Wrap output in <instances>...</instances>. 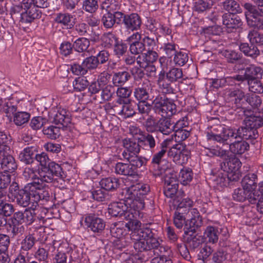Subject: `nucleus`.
Masks as SVG:
<instances>
[{
	"label": "nucleus",
	"instance_id": "nucleus-21",
	"mask_svg": "<svg viewBox=\"0 0 263 263\" xmlns=\"http://www.w3.org/2000/svg\"><path fill=\"white\" fill-rule=\"evenodd\" d=\"M235 140L229 142L230 151L234 154H242L249 148V144L242 139Z\"/></svg>",
	"mask_w": 263,
	"mask_h": 263
},
{
	"label": "nucleus",
	"instance_id": "nucleus-14",
	"mask_svg": "<svg viewBox=\"0 0 263 263\" xmlns=\"http://www.w3.org/2000/svg\"><path fill=\"white\" fill-rule=\"evenodd\" d=\"M84 223L88 231H92L97 235H100L103 233L106 225L103 219L94 214L86 215Z\"/></svg>",
	"mask_w": 263,
	"mask_h": 263
},
{
	"label": "nucleus",
	"instance_id": "nucleus-11",
	"mask_svg": "<svg viewBox=\"0 0 263 263\" xmlns=\"http://www.w3.org/2000/svg\"><path fill=\"white\" fill-rule=\"evenodd\" d=\"M244 7L248 10L245 15L248 25L258 29H263V14L250 3L245 4Z\"/></svg>",
	"mask_w": 263,
	"mask_h": 263
},
{
	"label": "nucleus",
	"instance_id": "nucleus-45",
	"mask_svg": "<svg viewBox=\"0 0 263 263\" xmlns=\"http://www.w3.org/2000/svg\"><path fill=\"white\" fill-rule=\"evenodd\" d=\"M248 37L252 44H256L258 46L263 45V34L252 30L249 32Z\"/></svg>",
	"mask_w": 263,
	"mask_h": 263
},
{
	"label": "nucleus",
	"instance_id": "nucleus-1",
	"mask_svg": "<svg viewBox=\"0 0 263 263\" xmlns=\"http://www.w3.org/2000/svg\"><path fill=\"white\" fill-rule=\"evenodd\" d=\"M257 137V129L249 127L246 125L245 126L241 127L237 129L218 126L206 134L208 140L223 144H228L237 139H255Z\"/></svg>",
	"mask_w": 263,
	"mask_h": 263
},
{
	"label": "nucleus",
	"instance_id": "nucleus-33",
	"mask_svg": "<svg viewBox=\"0 0 263 263\" xmlns=\"http://www.w3.org/2000/svg\"><path fill=\"white\" fill-rule=\"evenodd\" d=\"M131 93L132 90L130 88L121 87L118 88L117 94L120 98L117 102L120 104L131 102V99L129 98Z\"/></svg>",
	"mask_w": 263,
	"mask_h": 263
},
{
	"label": "nucleus",
	"instance_id": "nucleus-4",
	"mask_svg": "<svg viewBox=\"0 0 263 263\" xmlns=\"http://www.w3.org/2000/svg\"><path fill=\"white\" fill-rule=\"evenodd\" d=\"M132 192L128 194V197L123 202H115L109 204L107 211L108 213L111 217H122L124 216V219L127 222L125 223L124 227L129 232L132 228Z\"/></svg>",
	"mask_w": 263,
	"mask_h": 263
},
{
	"label": "nucleus",
	"instance_id": "nucleus-50",
	"mask_svg": "<svg viewBox=\"0 0 263 263\" xmlns=\"http://www.w3.org/2000/svg\"><path fill=\"white\" fill-rule=\"evenodd\" d=\"M24 7L23 4V1L18 5H15L12 6L10 9V14L13 20L15 18H20L21 20L22 13H24Z\"/></svg>",
	"mask_w": 263,
	"mask_h": 263
},
{
	"label": "nucleus",
	"instance_id": "nucleus-24",
	"mask_svg": "<svg viewBox=\"0 0 263 263\" xmlns=\"http://www.w3.org/2000/svg\"><path fill=\"white\" fill-rule=\"evenodd\" d=\"M117 225L118 224L115 223L110 228V233L112 236L118 238H121L127 246L130 245L132 243V234H124L123 229L117 227Z\"/></svg>",
	"mask_w": 263,
	"mask_h": 263
},
{
	"label": "nucleus",
	"instance_id": "nucleus-20",
	"mask_svg": "<svg viewBox=\"0 0 263 263\" xmlns=\"http://www.w3.org/2000/svg\"><path fill=\"white\" fill-rule=\"evenodd\" d=\"M149 249H148V255L152 256L153 255H159L166 251V248L161 246L159 241L155 238L151 236L148 239Z\"/></svg>",
	"mask_w": 263,
	"mask_h": 263
},
{
	"label": "nucleus",
	"instance_id": "nucleus-57",
	"mask_svg": "<svg viewBox=\"0 0 263 263\" xmlns=\"http://www.w3.org/2000/svg\"><path fill=\"white\" fill-rule=\"evenodd\" d=\"M59 49L61 54L67 57L72 53L74 49L73 44L69 41H64L61 44Z\"/></svg>",
	"mask_w": 263,
	"mask_h": 263
},
{
	"label": "nucleus",
	"instance_id": "nucleus-15",
	"mask_svg": "<svg viewBox=\"0 0 263 263\" xmlns=\"http://www.w3.org/2000/svg\"><path fill=\"white\" fill-rule=\"evenodd\" d=\"M43 230L42 227H32L30 228L29 234L27 235L21 242L22 251H28L30 250L37 241V233H41Z\"/></svg>",
	"mask_w": 263,
	"mask_h": 263
},
{
	"label": "nucleus",
	"instance_id": "nucleus-17",
	"mask_svg": "<svg viewBox=\"0 0 263 263\" xmlns=\"http://www.w3.org/2000/svg\"><path fill=\"white\" fill-rule=\"evenodd\" d=\"M47 168H48L46 173L47 174L45 175L48 179L57 181L58 179H64L65 178L66 176L61 166L54 162L51 161Z\"/></svg>",
	"mask_w": 263,
	"mask_h": 263
},
{
	"label": "nucleus",
	"instance_id": "nucleus-18",
	"mask_svg": "<svg viewBox=\"0 0 263 263\" xmlns=\"http://www.w3.org/2000/svg\"><path fill=\"white\" fill-rule=\"evenodd\" d=\"M52 122L56 125H61L62 127H67L71 121V116L69 112L64 109H59L53 115Z\"/></svg>",
	"mask_w": 263,
	"mask_h": 263
},
{
	"label": "nucleus",
	"instance_id": "nucleus-19",
	"mask_svg": "<svg viewBox=\"0 0 263 263\" xmlns=\"http://www.w3.org/2000/svg\"><path fill=\"white\" fill-rule=\"evenodd\" d=\"M252 197L249 198L250 203L255 204L257 203V210L258 212L263 214V182H259L258 184L257 191L254 192Z\"/></svg>",
	"mask_w": 263,
	"mask_h": 263
},
{
	"label": "nucleus",
	"instance_id": "nucleus-35",
	"mask_svg": "<svg viewBox=\"0 0 263 263\" xmlns=\"http://www.w3.org/2000/svg\"><path fill=\"white\" fill-rule=\"evenodd\" d=\"M204 236L208 239L209 242L215 243L218 241V229L213 226H208L204 232Z\"/></svg>",
	"mask_w": 263,
	"mask_h": 263
},
{
	"label": "nucleus",
	"instance_id": "nucleus-51",
	"mask_svg": "<svg viewBox=\"0 0 263 263\" xmlns=\"http://www.w3.org/2000/svg\"><path fill=\"white\" fill-rule=\"evenodd\" d=\"M83 66L88 70H91L96 69L98 65V61L97 60L95 56H90L86 58L83 61Z\"/></svg>",
	"mask_w": 263,
	"mask_h": 263
},
{
	"label": "nucleus",
	"instance_id": "nucleus-28",
	"mask_svg": "<svg viewBox=\"0 0 263 263\" xmlns=\"http://www.w3.org/2000/svg\"><path fill=\"white\" fill-rule=\"evenodd\" d=\"M263 70L260 67L251 65L246 68L244 77L248 80H257L261 78Z\"/></svg>",
	"mask_w": 263,
	"mask_h": 263
},
{
	"label": "nucleus",
	"instance_id": "nucleus-54",
	"mask_svg": "<svg viewBox=\"0 0 263 263\" xmlns=\"http://www.w3.org/2000/svg\"><path fill=\"white\" fill-rule=\"evenodd\" d=\"M89 83L85 78H78L75 79L73 83L74 89L77 91H81L85 89L88 86Z\"/></svg>",
	"mask_w": 263,
	"mask_h": 263
},
{
	"label": "nucleus",
	"instance_id": "nucleus-49",
	"mask_svg": "<svg viewBox=\"0 0 263 263\" xmlns=\"http://www.w3.org/2000/svg\"><path fill=\"white\" fill-rule=\"evenodd\" d=\"M178 189V183L176 182H165L164 193L167 197H171L176 193Z\"/></svg>",
	"mask_w": 263,
	"mask_h": 263
},
{
	"label": "nucleus",
	"instance_id": "nucleus-39",
	"mask_svg": "<svg viewBox=\"0 0 263 263\" xmlns=\"http://www.w3.org/2000/svg\"><path fill=\"white\" fill-rule=\"evenodd\" d=\"M239 49L248 56L254 57L259 54V51L257 48L253 44L249 46L248 43H241L239 45Z\"/></svg>",
	"mask_w": 263,
	"mask_h": 263
},
{
	"label": "nucleus",
	"instance_id": "nucleus-61",
	"mask_svg": "<svg viewBox=\"0 0 263 263\" xmlns=\"http://www.w3.org/2000/svg\"><path fill=\"white\" fill-rule=\"evenodd\" d=\"M23 213L24 215L25 223L26 225H31L35 221L34 209H26Z\"/></svg>",
	"mask_w": 263,
	"mask_h": 263
},
{
	"label": "nucleus",
	"instance_id": "nucleus-32",
	"mask_svg": "<svg viewBox=\"0 0 263 263\" xmlns=\"http://www.w3.org/2000/svg\"><path fill=\"white\" fill-rule=\"evenodd\" d=\"M221 8L232 14L241 11L239 4L235 0H226L222 2Z\"/></svg>",
	"mask_w": 263,
	"mask_h": 263
},
{
	"label": "nucleus",
	"instance_id": "nucleus-62",
	"mask_svg": "<svg viewBox=\"0 0 263 263\" xmlns=\"http://www.w3.org/2000/svg\"><path fill=\"white\" fill-rule=\"evenodd\" d=\"M116 172L124 176H132V167L129 168L127 164L118 163L115 167Z\"/></svg>",
	"mask_w": 263,
	"mask_h": 263
},
{
	"label": "nucleus",
	"instance_id": "nucleus-36",
	"mask_svg": "<svg viewBox=\"0 0 263 263\" xmlns=\"http://www.w3.org/2000/svg\"><path fill=\"white\" fill-rule=\"evenodd\" d=\"M74 50L79 52L86 51L90 45L88 39L85 37H79L73 42Z\"/></svg>",
	"mask_w": 263,
	"mask_h": 263
},
{
	"label": "nucleus",
	"instance_id": "nucleus-13",
	"mask_svg": "<svg viewBox=\"0 0 263 263\" xmlns=\"http://www.w3.org/2000/svg\"><path fill=\"white\" fill-rule=\"evenodd\" d=\"M168 157L172 159L176 164H186L190 158L189 153L184 150L181 143H178L173 145L167 152Z\"/></svg>",
	"mask_w": 263,
	"mask_h": 263
},
{
	"label": "nucleus",
	"instance_id": "nucleus-5",
	"mask_svg": "<svg viewBox=\"0 0 263 263\" xmlns=\"http://www.w3.org/2000/svg\"><path fill=\"white\" fill-rule=\"evenodd\" d=\"M141 146L154 149L156 146L155 138L149 134H144L140 129L133 126V153L138 154Z\"/></svg>",
	"mask_w": 263,
	"mask_h": 263
},
{
	"label": "nucleus",
	"instance_id": "nucleus-27",
	"mask_svg": "<svg viewBox=\"0 0 263 263\" xmlns=\"http://www.w3.org/2000/svg\"><path fill=\"white\" fill-rule=\"evenodd\" d=\"M121 4L120 0H105L101 5L102 10L106 12L114 14L119 11Z\"/></svg>",
	"mask_w": 263,
	"mask_h": 263
},
{
	"label": "nucleus",
	"instance_id": "nucleus-30",
	"mask_svg": "<svg viewBox=\"0 0 263 263\" xmlns=\"http://www.w3.org/2000/svg\"><path fill=\"white\" fill-rule=\"evenodd\" d=\"M141 39V34L138 32L136 31L133 33V54H141L145 49V46Z\"/></svg>",
	"mask_w": 263,
	"mask_h": 263
},
{
	"label": "nucleus",
	"instance_id": "nucleus-2",
	"mask_svg": "<svg viewBox=\"0 0 263 263\" xmlns=\"http://www.w3.org/2000/svg\"><path fill=\"white\" fill-rule=\"evenodd\" d=\"M15 198L17 203L24 208L31 202L44 205L51 199L46 187L40 182H30L16 194Z\"/></svg>",
	"mask_w": 263,
	"mask_h": 263
},
{
	"label": "nucleus",
	"instance_id": "nucleus-3",
	"mask_svg": "<svg viewBox=\"0 0 263 263\" xmlns=\"http://www.w3.org/2000/svg\"><path fill=\"white\" fill-rule=\"evenodd\" d=\"M152 236V230L142 225L141 223L133 219V241L134 248L137 252L133 255L134 259H138L140 262L146 261L147 257L145 255H148V249H149L148 239Z\"/></svg>",
	"mask_w": 263,
	"mask_h": 263
},
{
	"label": "nucleus",
	"instance_id": "nucleus-56",
	"mask_svg": "<svg viewBox=\"0 0 263 263\" xmlns=\"http://www.w3.org/2000/svg\"><path fill=\"white\" fill-rule=\"evenodd\" d=\"M167 79L171 82H176L182 77V71L181 69L178 68H173L165 73Z\"/></svg>",
	"mask_w": 263,
	"mask_h": 263
},
{
	"label": "nucleus",
	"instance_id": "nucleus-47",
	"mask_svg": "<svg viewBox=\"0 0 263 263\" xmlns=\"http://www.w3.org/2000/svg\"><path fill=\"white\" fill-rule=\"evenodd\" d=\"M221 53L230 63H234L238 61L241 57L240 53L233 50H223L221 51Z\"/></svg>",
	"mask_w": 263,
	"mask_h": 263
},
{
	"label": "nucleus",
	"instance_id": "nucleus-38",
	"mask_svg": "<svg viewBox=\"0 0 263 263\" xmlns=\"http://www.w3.org/2000/svg\"><path fill=\"white\" fill-rule=\"evenodd\" d=\"M72 18V16L69 13H59L57 14L54 21L58 24H62L65 26H69L70 28H71V26H73L71 23Z\"/></svg>",
	"mask_w": 263,
	"mask_h": 263
},
{
	"label": "nucleus",
	"instance_id": "nucleus-64",
	"mask_svg": "<svg viewBox=\"0 0 263 263\" xmlns=\"http://www.w3.org/2000/svg\"><path fill=\"white\" fill-rule=\"evenodd\" d=\"M193 172L191 168L184 167L179 173V177L181 181H192L193 179Z\"/></svg>",
	"mask_w": 263,
	"mask_h": 263
},
{
	"label": "nucleus",
	"instance_id": "nucleus-40",
	"mask_svg": "<svg viewBox=\"0 0 263 263\" xmlns=\"http://www.w3.org/2000/svg\"><path fill=\"white\" fill-rule=\"evenodd\" d=\"M30 117L29 113L25 111H18L14 115L13 122L17 126H21L27 123Z\"/></svg>",
	"mask_w": 263,
	"mask_h": 263
},
{
	"label": "nucleus",
	"instance_id": "nucleus-10",
	"mask_svg": "<svg viewBox=\"0 0 263 263\" xmlns=\"http://www.w3.org/2000/svg\"><path fill=\"white\" fill-rule=\"evenodd\" d=\"M149 190V186L148 185L140 183L137 184L135 189H133V195L135 197L133 199V209L135 211V214H136V211L138 212L139 216L140 214L139 211L144 208L145 196Z\"/></svg>",
	"mask_w": 263,
	"mask_h": 263
},
{
	"label": "nucleus",
	"instance_id": "nucleus-6",
	"mask_svg": "<svg viewBox=\"0 0 263 263\" xmlns=\"http://www.w3.org/2000/svg\"><path fill=\"white\" fill-rule=\"evenodd\" d=\"M3 172L0 173V181H15L16 175L15 170L17 168L14 158L10 155H6L3 151L0 149V159Z\"/></svg>",
	"mask_w": 263,
	"mask_h": 263
},
{
	"label": "nucleus",
	"instance_id": "nucleus-63",
	"mask_svg": "<svg viewBox=\"0 0 263 263\" xmlns=\"http://www.w3.org/2000/svg\"><path fill=\"white\" fill-rule=\"evenodd\" d=\"M189 60L188 54L186 52L179 51L175 54L174 61L179 66H183Z\"/></svg>",
	"mask_w": 263,
	"mask_h": 263
},
{
	"label": "nucleus",
	"instance_id": "nucleus-55",
	"mask_svg": "<svg viewBox=\"0 0 263 263\" xmlns=\"http://www.w3.org/2000/svg\"><path fill=\"white\" fill-rule=\"evenodd\" d=\"M11 137L6 130L0 129V149L4 151L3 147H7L9 144L11 143Z\"/></svg>",
	"mask_w": 263,
	"mask_h": 263
},
{
	"label": "nucleus",
	"instance_id": "nucleus-58",
	"mask_svg": "<svg viewBox=\"0 0 263 263\" xmlns=\"http://www.w3.org/2000/svg\"><path fill=\"white\" fill-rule=\"evenodd\" d=\"M8 226L10 228V232L13 237L16 236L18 234H22L25 230L23 225L13 222L8 220Z\"/></svg>",
	"mask_w": 263,
	"mask_h": 263
},
{
	"label": "nucleus",
	"instance_id": "nucleus-9",
	"mask_svg": "<svg viewBox=\"0 0 263 263\" xmlns=\"http://www.w3.org/2000/svg\"><path fill=\"white\" fill-rule=\"evenodd\" d=\"M153 103L155 112L162 117L168 118L176 112V105L168 99H162V98H156Z\"/></svg>",
	"mask_w": 263,
	"mask_h": 263
},
{
	"label": "nucleus",
	"instance_id": "nucleus-31",
	"mask_svg": "<svg viewBox=\"0 0 263 263\" xmlns=\"http://www.w3.org/2000/svg\"><path fill=\"white\" fill-rule=\"evenodd\" d=\"M17 110V107L12 103L7 101L0 97V114L5 113L6 116H10L14 114Z\"/></svg>",
	"mask_w": 263,
	"mask_h": 263
},
{
	"label": "nucleus",
	"instance_id": "nucleus-8",
	"mask_svg": "<svg viewBox=\"0 0 263 263\" xmlns=\"http://www.w3.org/2000/svg\"><path fill=\"white\" fill-rule=\"evenodd\" d=\"M221 166L223 169L222 172L218 173L216 181H234L229 178L228 173H235L241 167V163L239 159L235 156L229 157L226 159Z\"/></svg>",
	"mask_w": 263,
	"mask_h": 263
},
{
	"label": "nucleus",
	"instance_id": "nucleus-41",
	"mask_svg": "<svg viewBox=\"0 0 263 263\" xmlns=\"http://www.w3.org/2000/svg\"><path fill=\"white\" fill-rule=\"evenodd\" d=\"M116 91L115 87L110 85L102 87L99 97L103 101H109L111 99L112 95Z\"/></svg>",
	"mask_w": 263,
	"mask_h": 263
},
{
	"label": "nucleus",
	"instance_id": "nucleus-23",
	"mask_svg": "<svg viewBox=\"0 0 263 263\" xmlns=\"http://www.w3.org/2000/svg\"><path fill=\"white\" fill-rule=\"evenodd\" d=\"M171 142V139H166L164 140L161 143V150L159 151L158 153H156L153 157L152 159V163L156 165L155 166L157 168L159 167V165L161 162L162 161V158L164 156L166 151L167 147L170 145Z\"/></svg>",
	"mask_w": 263,
	"mask_h": 263
},
{
	"label": "nucleus",
	"instance_id": "nucleus-52",
	"mask_svg": "<svg viewBox=\"0 0 263 263\" xmlns=\"http://www.w3.org/2000/svg\"><path fill=\"white\" fill-rule=\"evenodd\" d=\"M48 251L43 248L40 247L34 253V258L40 262H48Z\"/></svg>",
	"mask_w": 263,
	"mask_h": 263
},
{
	"label": "nucleus",
	"instance_id": "nucleus-43",
	"mask_svg": "<svg viewBox=\"0 0 263 263\" xmlns=\"http://www.w3.org/2000/svg\"><path fill=\"white\" fill-rule=\"evenodd\" d=\"M202 224V218H190L186 221L184 229H186L189 232H195L196 230L200 227Z\"/></svg>",
	"mask_w": 263,
	"mask_h": 263
},
{
	"label": "nucleus",
	"instance_id": "nucleus-48",
	"mask_svg": "<svg viewBox=\"0 0 263 263\" xmlns=\"http://www.w3.org/2000/svg\"><path fill=\"white\" fill-rule=\"evenodd\" d=\"M130 77V74L127 71L119 72L114 75L112 82L116 85H121L126 82Z\"/></svg>",
	"mask_w": 263,
	"mask_h": 263
},
{
	"label": "nucleus",
	"instance_id": "nucleus-26",
	"mask_svg": "<svg viewBox=\"0 0 263 263\" xmlns=\"http://www.w3.org/2000/svg\"><path fill=\"white\" fill-rule=\"evenodd\" d=\"M36 148L33 146L27 147L20 154L19 159L21 161L26 164H31L35 158Z\"/></svg>",
	"mask_w": 263,
	"mask_h": 263
},
{
	"label": "nucleus",
	"instance_id": "nucleus-37",
	"mask_svg": "<svg viewBox=\"0 0 263 263\" xmlns=\"http://www.w3.org/2000/svg\"><path fill=\"white\" fill-rule=\"evenodd\" d=\"M104 78H101L99 80L91 83L89 86L88 91L91 93V96L94 95L93 99L97 100L99 97L102 86L100 83L101 82H104Z\"/></svg>",
	"mask_w": 263,
	"mask_h": 263
},
{
	"label": "nucleus",
	"instance_id": "nucleus-16",
	"mask_svg": "<svg viewBox=\"0 0 263 263\" xmlns=\"http://www.w3.org/2000/svg\"><path fill=\"white\" fill-rule=\"evenodd\" d=\"M222 24L226 27L228 32H232L233 29L240 27L242 23L238 16L224 13L222 15Z\"/></svg>",
	"mask_w": 263,
	"mask_h": 263
},
{
	"label": "nucleus",
	"instance_id": "nucleus-59",
	"mask_svg": "<svg viewBox=\"0 0 263 263\" xmlns=\"http://www.w3.org/2000/svg\"><path fill=\"white\" fill-rule=\"evenodd\" d=\"M212 0H198L195 3V8L198 12H203L210 9L213 5Z\"/></svg>",
	"mask_w": 263,
	"mask_h": 263
},
{
	"label": "nucleus",
	"instance_id": "nucleus-12",
	"mask_svg": "<svg viewBox=\"0 0 263 263\" xmlns=\"http://www.w3.org/2000/svg\"><path fill=\"white\" fill-rule=\"evenodd\" d=\"M32 2V0H23V4L25 8L20 20L22 23H31L41 17V12L35 7Z\"/></svg>",
	"mask_w": 263,
	"mask_h": 263
},
{
	"label": "nucleus",
	"instance_id": "nucleus-53",
	"mask_svg": "<svg viewBox=\"0 0 263 263\" xmlns=\"http://www.w3.org/2000/svg\"><path fill=\"white\" fill-rule=\"evenodd\" d=\"M249 90L254 93H260L263 92V86L261 82L257 80H248Z\"/></svg>",
	"mask_w": 263,
	"mask_h": 263
},
{
	"label": "nucleus",
	"instance_id": "nucleus-29",
	"mask_svg": "<svg viewBox=\"0 0 263 263\" xmlns=\"http://www.w3.org/2000/svg\"><path fill=\"white\" fill-rule=\"evenodd\" d=\"M23 176L24 177L25 180H34L38 179L41 181H47V179H45V175H44V173L43 172H38L36 170H33L32 168L27 167L25 168L23 173Z\"/></svg>",
	"mask_w": 263,
	"mask_h": 263
},
{
	"label": "nucleus",
	"instance_id": "nucleus-44",
	"mask_svg": "<svg viewBox=\"0 0 263 263\" xmlns=\"http://www.w3.org/2000/svg\"><path fill=\"white\" fill-rule=\"evenodd\" d=\"M98 0H84L83 2L82 9L85 11L92 13L98 9Z\"/></svg>",
	"mask_w": 263,
	"mask_h": 263
},
{
	"label": "nucleus",
	"instance_id": "nucleus-7",
	"mask_svg": "<svg viewBox=\"0 0 263 263\" xmlns=\"http://www.w3.org/2000/svg\"><path fill=\"white\" fill-rule=\"evenodd\" d=\"M258 184L257 182H241L242 187H238L234 191L233 199L238 202H243L247 199L250 202L249 198L253 196L255 191L257 192Z\"/></svg>",
	"mask_w": 263,
	"mask_h": 263
},
{
	"label": "nucleus",
	"instance_id": "nucleus-46",
	"mask_svg": "<svg viewBox=\"0 0 263 263\" xmlns=\"http://www.w3.org/2000/svg\"><path fill=\"white\" fill-rule=\"evenodd\" d=\"M174 134L172 135L171 141L173 140L176 142L179 143L180 142L185 140L190 135V132L185 129L173 130Z\"/></svg>",
	"mask_w": 263,
	"mask_h": 263
},
{
	"label": "nucleus",
	"instance_id": "nucleus-42",
	"mask_svg": "<svg viewBox=\"0 0 263 263\" xmlns=\"http://www.w3.org/2000/svg\"><path fill=\"white\" fill-rule=\"evenodd\" d=\"M43 132L48 138L56 139L60 136V127L51 125L47 128H44Z\"/></svg>",
	"mask_w": 263,
	"mask_h": 263
},
{
	"label": "nucleus",
	"instance_id": "nucleus-60",
	"mask_svg": "<svg viewBox=\"0 0 263 263\" xmlns=\"http://www.w3.org/2000/svg\"><path fill=\"white\" fill-rule=\"evenodd\" d=\"M112 13L106 12L104 13L102 18L101 22L106 28H111L115 24V21L114 18Z\"/></svg>",
	"mask_w": 263,
	"mask_h": 263
},
{
	"label": "nucleus",
	"instance_id": "nucleus-34",
	"mask_svg": "<svg viewBox=\"0 0 263 263\" xmlns=\"http://www.w3.org/2000/svg\"><path fill=\"white\" fill-rule=\"evenodd\" d=\"M246 126L257 129L263 125V119L260 117L250 116L245 118L244 120Z\"/></svg>",
	"mask_w": 263,
	"mask_h": 263
},
{
	"label": "nucleus",
	"instance_id": "nucleus-25",
	"mask_svg": "<svg viewBox=\"0 0 263 263\" xmlns=\"http://www.w3.org/2000/svg\"><path fill=\"white\" fill-rule=\"evenodd\" d=\"M173 129L170 119L166 117H162L156 123V130H158L164 135H169Z\"/></svg>",
	"mask_w": 263,
	"mask_h": 263
},
{
	"label": "nucleus",
	"instance_id": "nucleus-22",
	"mask_svg": "<svg viewBox=\"0 0 263 263\" xmlns=\"http://www.w3.org/2000/svg\"><path fill=\"white\" fill-rule=\"evenodd\" d=\"M172 83L173 82L170 81L167 79V77L165 75V72L161 70L158 74L157 84L162 92L165 93L172 92Z\"/></svg>",
	"mask_w": 263,
	"mask_h": 263
}]
</instances>
